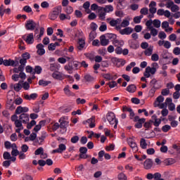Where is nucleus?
<instances>
[{
  "mask_svg": "<svg viewBox=\"0 0 180 180\" xmlns=\"http://www.w3.org/2000/svg\"><path fill=\"white\" fill-rule=\"evenodd\" d=\"M106 118L108 122L111 124V126L114 125V129H117V124L119 123V120L116 118V115L113 112H109L107 113Z\"/></svg>",
  "mask_w": 180,
  "mask_h": 180,
  "instance_id": "f257e3e1",
  "label": "nucleus"
},
{
  "mask_svg": "<svg viewBox=\"0 0 180 180\" xmlns=\"http://www.w3.org/2000/svg\"><path fill=\"white\" fill-rule=\"evenodd\" d=\"M11 119V121L14 122L16 133H20V131L23 130V124H22V122L19 120V117H18V115H12Z\"/></svg>",
  "mask_w": 180,
  "mask_h": 180,
  "instance_id": "f03ea898",
  "label": "nucleus"
},
{
  "mask_svg": "<svg viewBox=\"0 0 180 180\" xmlns=\"http://www.w3.org/2000/svg\"><path fill=\"white\" fill-rule=\"evenodd\" d=\"M63 8L61 6L56 7L53 10L49 13V18L51 20H56L58 18V15L61 13Z\"/></svg>",
  "mask_w": 180,
  "mask_h": 180,
  "instance_id": "7ed1b4c3",
  "label": "nucleus"
},
{
  "mask_svg": "<svg viewBox=\"0 0 180 180\" xmlns=\"http://www.w3.org/2000/svg\"><path fill=\"white\" fill-rule=\"evenodd\" d=\"M51 77L53 79H56L57 81H63L65 79V78H69L70 75H65L60 71H55L52 73Z\"/></svg>",
  "mask_w": 180,
  "mask_h": 180,
  "instance_id": "20e7f679",
  "label": "nucleus"
},
{
  "mask_svg": "<svg viewBox=\"0 0 180 180\" xmlns=\"http://www.w3.org/2000/svg\"><path fill=\"white\" fill-rule=\"evenodd\" d=\"M127 141L129 147L131 148L133 153H137L139 151V146H137V143H136V141H134V139L128 138Z\"/></svg>",
  "mask_w": 180,
  "mask_h": 180,
  "instance_id": "39448f33",
  "label": "nucleus"
},
{
  "mask_svg": "<svg viewBox=\"0 0 180 180\" xmlns=\"http://www.w3.org/2000/svg\"><path fill=\"white\" fill-rule=\"evenodd\" d=\"M111 62L116 67H123L124 64H126V60L124 59L119 58H112Z\"/></svg>",
  "mask_w": 180,
  "mask_h": 180,
  "instance_id": "423d86ee",
  "label": "nucleus"
},
{
  "mask_svg": "<svg viewBox=\"0 0 180 180\" xmlns=\"http://www.w3.org/2000/svg\"><path fill=\"white\" fill-rule=\"evenodd\" d=\"M22 39L25 41L27 44H33L34 43V35L33 33L25 34L22 36Z\"/></svg>",
  "mask_w": 180,
  "mask_h": 180,
  "instance_id": "0eeeda50",
  "label": "nucleus"
},
{
  "mask_svg": "<svg viewBox=\"0 0 180 180\" xmlns=\"http://www.w3.org/2000/svg\"><path fill=\"white\" fill-rule=\"evenodd\" d=\"M155 72H157V70L155 68L148 66L146 68L143 75L146 78H150L151 75H155Z\"/></svg>",
  "mask_w": 180,
  "mask_h": 180,
  "instance_id": "6e6552de",
  "label": "nucleus"
},
{
  "mask_svg": "<svg viewBox=\"0 0 180 180\" xmlns=\"http://www.w3.org/2000/svg\"><path fill=\"white\" fill-rule=\"evenodd\" d=\"M3 64L6 67H18L19 65V61L13 60L12 59L4 60Z\"/></svg>",
  "mask_w": 180,
  "mask_h": 180,
  "instance_id": "1a4fd4ad",
  "label": "nucleus"
},
{
  "mask_svg": "<svg viewBox=\"0 0 180 180\" xmlns=\"http://www.w3.org/2000/svg\"><path fill=\"white\" fill-rule=\"evenodd\" d=\"M65 150H67V146H65L64 143H60L58 146V148L52 150V154H56V153L62 154V153L65 151Z\"/></svg>",
  "mask_w": 180,
  "mask_h": 180,
  "instance_id": "9d476101",
  "label": "nucleus"
},
{
  "mask_svg": "<svg viewBox=\"0 0 180 180\" xmlns=\"http://www.w3.org/2000/svg\"><path fill=\"white\" fill-rule=\"evenodd\" d=\"M165 103L167 105L169 110L171 112L174 111L175 109V104L172 103V98H167L165 100Z\"/></svg>",
  "mask_w": 180,
  "mask_h": 180,
  "instance_id": "9b49d317",
  "label": "nucleus"
},
{
  "mask_svg": "<svg viewBox=\"0 0 180 180\" xmlns=\"http://www.w3.org/2000/svg\"><path fill=\"white\" fill-rule=\"evenodd\" d=\"M25 27L27 30H34L36 27V22L32 20H27L25 24Z\"/></svg>",
  "mask_w": 180,
  "mask_h": 180,
  "instance_id": "f8f14e48",
  "label": "nucleus"
},
{
  "mask_svg": "<svg viewBox=\"0 0 180 180\" xmlns=\"http://www.w3.org/2000/svg\"><path fill=\"white\" fill-rule=\"evenodd\" d=\"M150 86H154L156 88V89H160V88H162V84L161 82H159L156 79H153L150 82Z\"/></svg>",
  "mask_w": 180,
  "mask_h": 180,
  "instance_id": "ddd939ff",
  "label": "nucleus"
},
{
  "mask_svg": "<svg viewBox=\"0 0 180 180\" xmlns=\"http://www.w3.org/2000/svg\"><path fill=\"white\" fill-rule=\"evenodd\" d=\"M68 119V117H62L60 120L59 122H60V129H67V126H68V121L67 120Z\"/></svg>",
  "mask_w": 180,
  "mask_h": 180,
  "instance_id": "4468645a",
  "label": "nucleus"
},
{
  "mask_svg": "<svg viewBox=\"0 0 180 180\" xmlns=\"http://www.w3.org/2000/svg\"><path fill=\"white\" fill-rule=\"evenodd\" d=\"M37 53L39 56H44L46 54V50H44V45L39 44L37 45Z\"/></svg>",
  "mask_w": 180,
  "mask_h": 180,
  "instance_id": "2eb2a0df",
  "label": "nucleus"
},
{
  "mask_svg": "<svg viewBox=\"0 0 180 180\" xmlns=\"http://www.w3.org/2000/svg\"><path fill=\"white\" fill-rule=\"evenodd\" d=\"M19 120L23 123L24 124H27L29 123V114L22 113L19 116Z\"/></svg>",
  "mask_w": 180,
  "mask_h": 180,
  "instance_id": "dca6fc26",
  "label": "nucleus"
},
{
  "mask_svg": "<svg viewBox=\"0 0 180 180\" xmlns=\"http://www.w3.org/2000/svg\"><path fill=\"white\" fill-rule=\"evenodd\" d=\"M83 124H89L91 129L95 127V117H91L86 121L83 122Z\"/></svg>",
  "mask_w": 180,
  "mask_h": 180,
  "instance_id": "f3484780",
  "label": "nucleus"
},
{
  "mask_svg": "<svg viewBox=\"0 0 180 180\" xmlns=\"http://www.w3.org/2000/svg\"><path fill=\"white\" fill-rule=\"evenodd\" d=\"M103 11L105 13H112L113 11H115V8H113V6L109 4L106 5L104 7H101V11Z\"/></svg>",
  "mask_w": 180,
  "mask_h": 180,
  "instance_id": "a211bd4d",
  "label": "nucleus"
},
{
  "mask_svg": "<svg viewBox=\"0 0 180 180\" xmlns=\"http://www.w3.org/2000/svg\"><path fill=\"white\" fill-rule=\"evenodd\" d=\"M11 15V8H6L4 4L0 6V16H4V15Z\"/></svg>",
  "mask_w": 180,
  "mask_h": 180,
  "instance_id": "6ab92c4d",
  "label": "nucleus"
},
{
  "mask_svg": "<svg viewBox=\"0 0 180 180\" xmlns=\"http://www.w3.org/2000/svg\"><path fill=\"white\" fill-rule=\"evenodd\" d=\"M29 112V108L18 106L15 110V115H20L21 113H26Z\"/></svg>",
  "mask_w": 180,
  "mask_h": 180,
  "instance_id": "aec40b11",
  "label": "nucleus"
},
{
  "mask_svg": "<svg viewBox=\"0 0 180 180\" xmlns=\"http://www.w3.org/2000/svg\"><path fill=\"white\" fill-rule=\"evenodd\" d=\"M46 137H47V133L44 132L40 137L37 139L34 146H37V144L41 146V144H43V141L46 139Z\"/></svg>",
  "mask_w": 180,
  "mask_h": 180,
  "instance_id": "412c9836",
  "label": "nucleus"
},
{
  "mask_svg": "<svg viewBox=\"0 0 180 180\" xmlns=\"http://www.w3.org/2000/svg\"><path fill=\"white\" fill-rule=\"evenodd\" d=\"M155 6H157V3H155V1H150L149 4V12L152 13V15H154V13L157 12V8H155Z\"/></svg>",
  "mask_w": 180,
  "mask_h": 180,
  "instance_id": "4be33fe9",
  "label": "nucleus"
},
{
  "mask_svg": "<svg viewBox=\"0 0 180 180\" xmlns=\"http://www.w3.org/2000/svg\"><path fill=\"white\" fill-rule=\"evenodd\" d=\"M143 167L145 169H151L153 168V160L146 159L143 162Z\"/></svg>",
  "mask_w": 180,
  "mask_h": 180,
  "instance_id": "5701e85b",
  "label": "nucleus"
},
{
  "mask_svg": "<svg viewBox=\"0 0 180 180\" xmlns=\"http://www.w3.org/2000/svg\"><path fill=\"white\" fill-rule=\"evenodd\" d=\"M120 34L122 35H129V34H131V33H133V30L131 29V27H126L123 30H120Z\"/></svg>",
  "mask_w": 180,
  "mask_h": 180,
  "instance_id": "b1692460",
  "label": "nucleus"
},
{
  "mask_svg": "<svg viewBox=\"0 0 180 180\" xmlns=\"http://www.w3.org/2000/svg\"><path fill=\"white\" fill-rule=\"evenodd\" d=\"M152 120L153 121V125L155 126V127H158V126L161 124L162 120L158 118L156 115L152 116Z\"/></svg>",
  "mask_w": 180,
  "mask_h": 180,
  "instance_id": "393cba45",
  "label": "nucleus"
},
{
  "mask_svg": "<svg viewBox=\"0 0 180 180\" xmlns=\"http://www.w3.org/2000/svg\"><path fill=\"white\" fill-rule=\"evenodd\" d=\"M112 44L115 47H123V46H124V41L122 39H114L112 41Z\"/></svg>",
  "mask_w": 180,
  "mask_h": 180,
  "instance_id": "a878e982",
  "label": "nucleus"
},
{
  "mask_svg": "<svg viewBox=\"0 0 180 180\" xmlns=\"http://www.w3.org/2000/svg\"><path fill=\"white\" fill-rule=\"evenodd\" d=\"M153 51H154V46H150L144 51V54L145 56L150 57V56L153 55Z\"/></svg>",
  "mask_w": 180,
  "mask_h": 180,
  "instance_id": "bb28decb",
  "label": "nucleus"
},
{
  "mask_svg": "<svg viewBox=\"0 0 180 180\" xmlns=\"http://www.w3.org/2000/svg\"><path fill=\"white\" fill-rule=\"evenodd\" d=\"M103 77L108 81H111V79H116V78H117L116 75L113 76L110 73L103 74Z\"/></svg>",
  "mask_w": 180,
  "mask_h": 180,
  "instance_id": "cd10ccee",
  "label": "nucleus"
},
{
  "mask_svg": "<svg viewBox=\"0 0 180 180\" xmlns=\"http://www.w3.org/2000/svg\"><path fill=\"white\" fill-rule=\"evenodd\" d=\"M59 19L60 20H71V15L65 13H59Z\"/></svg>",
  "mask_w": 180,
  "mask_h": 180,
  "instance_id": "c85d7f7f",
  "label": "nucleus"
},
{
  "mask_svg": "<svg viewBox=\"0 0 180 180\" xmlns=\"http://www.w3.org/2000/svg\"><path fill=\"white\" fill-rule=\"evenodd\" d=\"M85 48V40L80 39H79L78 41V46H77V49L78 50H84V49Z\"/></svg>",
  "mask_w": 180,
  "mask_h": 180,
  "instance_id": "c756f323",
  "label": "nucleus"
},
{
  "mask_svg": "<svg viewBox=\"0 0 180 180\" xmlns=\"http://www.w3.org/2000/svg\"><path fill=\"white\" fill-rule=\"evenodd\" d=\"M136 89L137 87L134 84H130L127 87V92H129L130 94H134V91H136Z\"/></svg>",
  "mask_w": 180,
  "mask_h": 180,
  "instance_id": "7c9ffc66",
  "label": "nucleus"
},
{
  "mask_svg": "<svg viewBox=\"0 0 180 180\" xmlns=\"http://www.w3.org/2000/svg\"><path fill=\"white\" fill-rule=\"evenodd\" d=\"M164 96H159L157 98L156 101L154 103V106L155 108H157L160 103H162L164 102Z\"/></svg>",
  "mask_w": 180,
  "mask_h": 180,
  "instance_id": "2f4dec72",
  "label": "nucleus"
},
{
  "mask_svg": "<svg viewBox=\"0 0 180 180\" xmlns=\"http://www.w3.org/2000/svg\"><path fill=\"white\" fill-rule=\"evenodd\" d=\"M58 70H60V65H58L56 63L51 64V66H50L51 71L56 72V71H58Z\"/></svg>",
  "mask_w": 180,
  "mask_h": 180,
  "instance_id": "473e14b6",
  "label": "nucleus"
},
{
  "mask_svg": "<svg viewBox=\"0 0 180 180\" xmlns=\"http://www.w3.org/2000/svg\"><path fill=\"white\" fill-rule=\"evenodd\" d=\"M13 89L15 92H19L22 89V82H19L13 85Z\"/></svg>",
  "mask_w": 180,
  "mask_h": 180,
  "instance_id": "72a5a7b5",
  "label": "nucleus"
},
{
  "mask_svg": "<svg viewBox=\"0 0 180 180\" xmlns=\"http://www.w3.org/2000/svg\"><path fill=\"white\" fill-rule=\"evenodd\" d=\"M41 126H44V121H40L39 124L34 127V131H36L37 133V131L41 130Z\"/></svg>",
  "mask_w": 180,
  "mask_h": 180,
  "instance_id": "f704fd0d",
  "label": "nucleus"
},
{
  "mask_svg": "<svg viewBox=\"0 0 180 180\" xmlns=\"http://www.w3.org/2000/svg\"><path fill=\"white\" fill-rule=\"evenodd\" d=\"M64 11L67 15H70L71 13H72V12H74V8L71 6H69L64 8Z\"/></svg>",
  "mask_w": 180,
  "mask_h": 180,
  "instance_id": "c9c22d12",
  "label": "nucleus"
},
{
  "mask_svg": "<svg viewBox=\"0 0 180 180\" xmlns=\"http://www.w3.org/2000/svg\"><path fill=\"white\" fill-rule=\"evenodd\" d=\"M117 4L120 5L122 9H124L127 6V3H126V0H116Z\"/></svg>",
  "mask_w": 180,
  "mask_h": 180,
  "instance_id": "e433bc0d",
  "label": "nucleus"
},
{
  "mask_svg": "<svg viewBox=\"0 0 180 180\" xmlns=\"http://www.w3.org/2000/svg\"><path fill=\"white\" fill-rule=\"evenodd\" d=\"M130 25V21L129 20L124 19L120 24V27H127Z\"/></svg>",
  "mask_w": 180,
  "mask_h": 180,
  "instance_id": "4c0bfd02",
  "label": "nucleus"
},
{
  "mask_svg": "<svg viewBox=\"0 0 180 180\" xmlns=\"http://www.w3.org/2000/svg\"><path fill=\"white\" fill-rule=\"evenodd\" d=\"M143 18H144V16L143 15L136 16V17L134 18V22L136 24L141 23V20L143 19Z\"/></svg>",
  "mask_w": 180,
  "mask_h": 180,
  "instance_id": "58836bf2",
  "label": "nucleus"
},
{
  "mask_svg": "<svg viewBox=\"0 0 180 180\" xmlns=\"http://www.w3.org/2000/svg\"><path fill=\"white\" fill-rule=\"evenodd\" d=\"M158 89H156L155 86H151L150 89L149 90V96L153 98Z\"/></svg>",
  "mask_w": 180,
  "mask_h": 180,
  "instance_id": "ea45409f",
  "label": "nucleus"
},
{
  "mask_svg": "<svg viewBox=\"0 0 180 180\" xmlns=\"http://www.w3.org/2000/svg\"><path fill=\"white\" fill-rule=\"evenodd\" d=\"M22 85V88H23V89H25V91H29V89H30V84H29V82H23L21 83Z\"/></svg>",
  "mask_w": 180,
  "mask_h": 180,
  "instance_id": "a19ab883",
  "label": "nucleus"
},
{
  "mask_svg": "<svg viewBox=\"0 0 180 180\" xmlns=\"http://www.w3.org/2000/svg\"><path fill=\"white\" fill-rule=\"evenodd\" d=\"M49 84H51V82L50 81H45V80H39V85L41 86H47Z\"/></svg>",
  "mask_w": 180,
  "mask_h": 180,
  "instance_id": "79ce46f5",
  "label": "nucleus"
},
{
  "mask_svg": "<svg viewBox=\"0 0 180 180\" xmlns=\"http://www.w3.org/2000/svg\"><path fill=\"white\" fill-rule=\"evenodd\" d=\"M140 146L141 148H143V150H146V148H147V142H146V139H141Z\"/></svg>",
  "mask_w": 180,
  "mask_h": 180,
  "instance_id": "37998d69",
  "label": "nucleus"
},
{
  "mask_svg": "<svg viewBox=\"0 0 180 180\" xmlns=\"http://www.w3.org/2000/svg\"><path fill=\"white\" fill-rule=\"evenodd\" d=\"M153 25L155 27L158 29L159 27H161V21H160L159 20H154L153 21Z\"/></svg>",
  "mask_w": 180,
  "mask_h": 180,
  "instance_id": "c03bdc74",
  "label": "nucleus"
},
{
  "mask_svg": "<svg viewBox=\"0 0 180 180\" xmlns=\"http://www.w3.org/2000/svg\"><path fill=\"white\" fill-rule=\"evenodd\" d=\"M118 180H127V176L124 173H120L117 175Z\"/></svg>",
  "mask_w": 180,
  "mask_h": 180,
  "instance_id": "a18cd8bd",
  "label": "nucleus"
},
{
  "mask_svg": "<svg viewBox=\"0 0 180 180\" xmlns=\"http://www.w3.org/2000/svg\"><path fill=\"white\" fill-rule=\"evenodd\" d=\"M148 11H149L148 8L143 7V8H142L141 9L140 13H141V15H142V16H143V15H148Z\"/></svg>",
  "mask_w": 180,
  "mask_h": 180,
  "instance_id": "49530a36",
  "label": "nucleus"
},
{
  "mask_svg": "<svg viewBox=\"0 0 180 180\" xmlns=\"http://www.w3.org/2000/svg\"><path fill=\"white\" fill-rule=\"evenodd\" d=\"M119 22H120V20L117 19V20H111L110 21V26H112V27H115V26H117V24L119 23Z\"/></svg>",
  "mask_w": 180,
  "mask_h": 180,
  "instance_id": "de8ad7c7",
  "label": "nucleus"
},
{
  "mask_svg": "<svg viewBox=\"0 0 180 180\" xmlns=\"http://www.w3.org/2000/svg\"><path fill=\"white\" fill-rule=\"evenodd\" d=\"M149 30H150V34L153 36V37H155V36L158 34V30H157V29L154 28L153 27L149 29Z\"/></svg>",
  "mask_w": 180,
  "mask_h": 180,
  "instance_id": "09e8293b",
  "label": "nucleus"
},
{
  "mask_svg": "<svg viewBox=\"0 0 180 180\" xmlns=\"http://www.w3.org/2000/svg\"><path fill=\"white\" fill-rule=\"evenodd\" d=\"M44 151V149H43L42 147H40L35 150L34 154L35 155H41Z\"/></svg>",
  "mask_w": 180,
  "mask_h": 180,
  "instance_id": "8fccbe9b",
  "label": "nucleus"
},
{
  "mask_svg": "<svg viewBox=\"0 0 180 180\" xmlns=\"http://www.w3.org/2000/svg\"><path fill=\"white\" fill-rule=\"evenodd\" d=\"M160 60V56L158 53H153L151 55V60L152 61H158Z\"/></svg>",
  "mask_w": 180,
  "mask_h": 180,
  "instance_id": "3c124183",
  "label": "nucleus"
},
{
  "mask_svg": "<svg viewBox=\"0 0 180 180\" xmlns=\"http://www.w3.org/2000/svg\"><path fill=\"white\" fill-rule=\"evenodd\" d=\"M90 29L92 30V32H96V30L98 29V25L95 22H91L90 24Z\"/></svg>",
  "mask_w": 180,
  "mask_h": 180,
  "instance_id": "603ef678",
  "label": "nucleus"
},
{
  "mask_svg": "<svg viewBox=\"0 0 180 180\" xmlns=\"http://www.w3.org/2000/svg\"><path fill=\"white\" fill-rule=\"evenodd\" d=\"M133 67H136V62H131L129 65H128L126 68V71H131Z\"/></svg>",
  "mask_w": 180,
  "mask_h": 180,
  "instance_id": "864d4df0",
  "label": "nucleus"
},
{
  "mask_svg": "<svg viewBox=\"0 0 180 180\" xmlns=\"http://www.w3.org/2000/svg\"><path fill=\"white\" fill-rule=\"evenodd\" d=\"M101 46H108L109 44V39L105 38L101 39Z\"/></svg>",
  "mask_w": 180,
  "mask_h": 180,
  "instance_id": "5fc2aeb1",
  "label": "nucleus"
},
{
  "mask_svg": "<svg viewBox=\"0 0 180 180\" xmlns=\"http://www.w3.org/2000/svg\"><path fill=\"white\" fill-rule=\"evenodd\" d=\"M65 70L68 71V74H72V66L66 65H65Z\"/></svg>",
  "mask_w": 180,
  "mask_h": 180,
  "instance_id": "6e6d98bb",
  "label": "nucleus"
},
{
  "mask_svg": "<svg viewBox=\"0 0 180 180\" xmlns=\"http://www.w3.org/2000/svg\"><path fill=\"white\" fill-rule=\"evenodd\" d=\"M162 131H164V133H167V131H169V130H171V126L166 124L162 127Z\"/></svg>",
  "mask_w": 180,
  "mask_h": 180,
  "instance_id": "4d7b16f0",
  "label": "nucleus"
},
{
  "mask_svg": "<svg viewBox=\"0 0 180 180\" xmlns=\"http://www.w3.org/2000/svg\"><path fill=\"white\" fill-rule=\"evenodd\" d=\"M22 58L27 61V60H29L30 58V53H29L27 52L22 53Z\"/></svg>",
  "mask_w": 180,
  "mask_h": 180,
  "instance_id": "13d9d810",
  "label": "nucleus"
},
{
  "mask_svg": "<svg viewBox=\"0 0 180 180\" xmlns=\"http://www.w3.org/2000/svg\"><path fill=\"white\" fill-rule=\"evenodd\" d=\"M146 26L148 30L153 28V20H149L146 22Z\"/></svg>",
  "mask_w": 180,
  "mask_h": 180,
  "instance_id": "bf43d9fd",
  "label": "nucleus"
},
{
  "mask_svg": "<svg viewBox=\"0 0 180 180\" xmlns=\"http://www.w3.org/2000/svg\"><path fill=\"white\" fill-rule=\"evenodd\" d=\"M158 37L159 39H161V40H164L167 39V34H165L164 32H160L158 34Z\"/></svg>",
  "mask_w": 180,
  "mask_h": 180,
  "instance_id": "052dcab7",
  "label": "nucleus"
},
{
  "mask_svg": "<svg viewBox=\"0 0 180 180\" xmlns=\"http://www.w3.org/2000/svg\"><path fill=\"white\" fill-rule=\"evenodd\" d=\"M169 94V89H163L161 91V94L162 96H168V94Z\"/></svg>",
  "mask_w": 180,
  "mask_h": 180,
  "instance_id": "680f3d73",
  "label": "nucleus"
},
{
  "mask_svg": "<svg viewBox=\"0 0 180 180\" xmlns=\"http://www.w3.org/2000/svg\"><path fill=\"white\" fill-rule=\"evenodd\" d=\"M41 71H43V69L40 66H36L34 68V73L35 74H41Z\"/></svg>",
  "mask_w": 180,
  "mask_h": 180,
  "instance_id": "e2e57ef3",
  "label": "nucleus"
},
{
  "mask_svg": "<svg viewBox=\"0 0 180 180\" xmlns=\"http://www.w3.org/2000/svg\"><path fill=\"white\" fill-rule=\"evenodd\" d=\"M108 29V26L106 25V24L103 23L100 27H99V30L100 32H105Z\"/></svg>",
  "mask_w": 180,
  "mask_h": 180,
  "instance_id": "0e129e2a",
  "label": "nucleus"
},
{
  "mask_svg": "<svg viewBox=\"0 0 180 180\" xmlns=\"http://www.w3.org/2000/svg\"><path fill=\"white\" fill-rule=\"evenodd\" d=\"M3 158L4 160H11V153L8 152H4L3 154Z\"/></svg>",
  "mask_w": 180,
  "mask_h": 180,
  "instance_id": "69168bd1",
  "label": "nucleus"
},
{
  "mask_svg": "<svg viewBox=\"0 0 180 180\" xmlns=\"http://www.w3.org/2000/svg\"><path fill=\"white\" fill-rule=\"evenodd\" d=\"M173 53L175 56H179V54H180V48L179 47H175L173 50Z\"/></svg>",
  "mask_w": 180,
  "mask_h": 180,
  "instance_id": "338daca9",
  "label": "nucleus"
},
{
  "mask_svg": "<svg viewBox=\"0 0 180 180\" xmlns=\"http://www.w3.org/2000/svg\"><path fill=\"white\" fill-rule=\"evenodd\" d=\"M22 180H33V177H32L30 175L25 174L22 176Z\"/></svg>",
  "mask_w": 180,
  "mask_h": 180,
  "instance_id": "774afa93",
  "label": "nucleus"
}]
</instances>
